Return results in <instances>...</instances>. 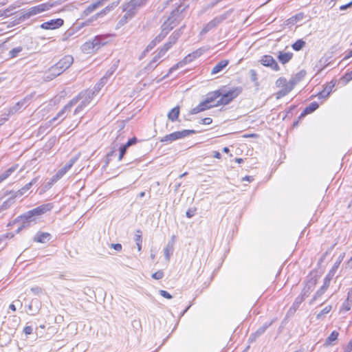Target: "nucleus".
I'll use <instances>...</instances> for the list:
<instances>
[{
	"instance_id": "1",
	"label": "nucleus",
	"mask_w": 352,
	"mask_h": 352,
	"mask_svg": "<svg viewBox=\"0 0 352 352\" xmlns=\"http://www.w3.org/2000/svg\"><path fill=\"white\" fill-rule=\"evenodd\" d=\"M53 208L52 203H48L39 206L20 216L22 225L18 228L17 232H19L24 228L28 227L31 223H35L36 217L40 216L45 212L50 211Z\"/></svg>"
},
{
	"instance_id": "2",
	"label": "nucleus",
	"mask_w": 352,
	"mask_h": 352,
	"mask_svg": "<svg viewBox=\"0 0 352 352\" xmlns=\"http://www.w3.org/2000/svg\"><path fill=\"white\" fill-rule=\"evenodd\" d=\"M95 96V91L91 90H85L79 93L76 97L69 101V105L72 107L79 102L74 111V115L82 113L85 109L90 104Z\"/></svg>"
},
{
	"instance_id": "3",
	"label": "nucleus",
	"mask_w": 352,
	"mask_h": 352,
	"mask_svg": "<svg viewBox=\"0 0 352 352\" xmlns=\"http://www.w3.org/2000/svg\"><path fill=\"white\" fill-rule=\"evenodd\" d=\"M74 58L71 55L65 56L58 63L49 68L47 72V78L52 80L63 73L73 63Z\"/></svg>"
},
{
	"instance_id": "4",
	"label": "nucleus",
	"mask_w": 352,
	"mask_h": 352,
	"mask_svg": "<svg viewBox=\"0 0 352 352\" xmlns=\"http://www.w3.org/2000/svg\"><path fill=\"white\" fill-rule=\"evenodd\" d=\"M221 94V91H215L211 93H209L207 96V98L205 100L200 102L199 105L194 107L191 109V114H197L199 112L204 111L206 109H210L214 107H217L215 105L214 101L217 98L220 97Z\"/></svg>"
},
{
	"instance_id": "5",
	"label": "nucleus",
	"mask_w": 352,
	"mask_h": 352,
	"mask_svg": "<svg viewBox=\"0 0 352 352\" xmlns=\"http://www.w3.org/2000/svg\"><path fill=\"white\" fill-rule=\"evenodd\" d=\"M221 91V94L220 96V100H217L215 103L217 107L220 105H226L229 104L233 99L236 98L242 91V88L241 87H234L228 91H225L223 89H219Z\"/></svg>"
},
{
	"instance_id": "6",
	"label": "nucleus",
	"mask_w": 352,
	"mask_h": 352,
	"mask_svg": "<svg viewBox=\"0 0 352 352\" xmlns=\"http://www.w3.org/2000/svg\"><path fill=\"white\" fill-rule=\"evenodd\" d=\"M55 5L56 2L52 1H48L46 3L39 4L38 6L32 7L30 9H28L23 16L25 18H30L32 16L50 10Z\"/></svg>"
},
{
	"instance_id": "7",
	"label": "nucleus",
	"mask_w": 352,
	"mask_h": 352,
	"mask_svg": "<svg viewBox=\"0 0 352 352\" xmlns=\"http://www.w3.org/2000/svg\"><path fill=\"white\" fill-rule=\"evenodd\" d=\"M145 3V0H131L123 6V11L129 16L133 17L136 12Z\"/></svg>"
},
{
	"instance_id": "8",
	"label": "nucleus",
	"mask_w": 352,
	"mask_h": 352,
	"mask_svg": "<svg viewBox=\"0 0 352 352\" xmlns=\"http://www.w3.org/2000/svg\"><path fill=\"white\" fill-rule=\"evenodd\" d=\"M201 53L198 51L193 52L192 54H189L187 55L182 60L178 62L177 64L171 67L167 74L166 76H168L170 74L173 73L174 71L177 70L179 67H184L187 63L191 62L194 59L197 58L200 56Z\"/></svg>"
},
{
	"instance_id": "9",
	"label": "nucleus",
	"mask_w": 352,
	"mask_h": 352,
	"mask_svg": "<svg viewBox=\"0 0 352 352\" xmlns=\"http://www.w3.org/2000/svg\"><path fill=\"white\" fill-rule=\"evenodd\" d=\"M78 160L77 157H72L65 165L61 168L54 175L51 180L52 183L56 182L58 179H60L74 164V163Z\"/></svg>"
},
{
	"instance_id": "10",
	"label": "nucleus",
	"mask_w": 352,
	"mask_h": 352,
	"mask_svg": "<svg viewBox=\"0 0 352 352\" xmlns=\"http://www.w3.org/2000/svg\"><path fill=\"white\" fill-rule=\"evenodd\" d=\"M227 18V15L226 14H223L222 15H220L219 16H217L214 18L212 21L208 22L207 24L204 25L203 29L201 30L200 34L201 35L206 34L209 31H210L212 29L217 27L219 24H220L221 22H223Z\"/></svg>"
},
{
	"instance_id": "11",
	"label": "nucleus",
	"mask_w": 352,
	"mask_h": 352,
	"mask_svg": "<svg viewBox=\"0 0 352 352\" xmlns=\"http://www.w3.org/2000/svg\"><path fill=\"white\" fill-rule=\"evenodd\" d=\"M186 8L181 9V6H179L172 11L170 15L167 19V20H170V23L172 26L175 28L183 19L184 16L182 15V12Z\"/></svg>"
},
{
	"instance_id": "12",
	"label": "nucleus",
	"mask_w": 352,
	"mask_h": 352,
	"mask_svg": "<svg viewBox=\"0 0 352 352\" xmlns=\"http://www.w3.org/2000/svg\"><path fill=\"white\" fill-rule=\"evenodd\" d=\"M109 10V8H107L106 10H102L100 12H98L97 14H94L91 17L86 19L84 22H79L78 21L76 23V27L78 29H80L85 26L91 25L94 21H96L98 18L104 16L105 14H107V10Z\"/></svg>"
},
{
	"instance_id": "13",
	"label": "nucleus",
	"mask_w": 352,
	"mask_h": 352,
	"mask_svg": "<svg viewBox=\"0 0 352 352\" xmlns=\"http://www.w3.org/2000/svg\"><path fill=\"white\" fill-rule=\"evenodd\" d=\"M261 63L263 65L270 67L274 71H279L280 67L275 59L270 55H265L262 56Z\"/></svg>"
},
{
	"instance_id": "14",
	"label": "nucleus",
	"mask_w": 352,
	"mask_h": 352,
	"mask_svg": "<svg viewBox=\"0 0 352 352\" xmlns=\"http://www.w3.org/2000/svg\"><path fill=\"white\" fill-rule=\"evenodd\" d=\"M64 21L62 19H56L43 23L40 27L43 30H55L61 27Z\"/></svg>"
},
{
	"instance_id": "15",
	"label": "nucleus",
	"mask_w": 352,
	"mask_h": 352,
	"mask_svg": "<svg viewBox=\"0 0 352 352\" xmlns=\"http://www.w3.org/2000/svg\"><path fill=\"white\" fill-rule=\"evenodd\" d=\"M274 322V320H272L269 322H265L263 326L260 327L254 333H252L250 336L249 341L250 342H254L256 341V338L263 335L267 329H268Z\"/></svg>"
},
{
	"instance_id": "16",
	"label": "nucleus",
	"mask_w": 352,
	"mask_h": 352,
	"mask_svg": "<svg viewBox=\"0 0 352 352\" xmlns=\"http://www.w3.org/2000/svg\"><path fill=\"white\" fill-rule=\"evenodd\" d=\"M110 34H102L95 36L91 41L97 50L102 46L105 45L109 42Z\"/></svg>"
},
{
	"instance_id": "17",
	"label": "nucleus",
	"mask_w": 352,
	"mask_h": 352,
	"mask_svg": "<svg viewBox=\"0 0 352 352\" xmlns=\"http://www.w3.org/2000/svg\"><path fill=\"white\" fill-rule=\"evenodd\" d=\"M184 28L182 26L180 29L175 30L168 38V41L164 44L168 49H170L173 45L176 43L178 38L182 35V30Z\"/></svg>"
},
{
	"instance_id": "18",
	"label": "nucleus",
	"mask_w": 352,
	"mask_h": 352,
	"mask_svg": "<svg viewBox=\"0 0 352 352\" xmlns=\"http://www.w3.org/2000/svg\"><path fill=\"white\" fill-rule=\"evenodd\" d=\"M72 106L69 105V102L67 103L58 113L51 120L50 123L53 124L56 120H60V121L63 120L68 113L71 111Z\"/></svg>"
},
{
	"instance_id": "19",
	"label": "nucleus",
	"mask_w": 352,
	"mask_h": 352,
	"mask_svg": "<svg viewBox=\"0 0 352 352\" xmlns=\"http://www.w3.org/2000/svg\"><path fill=\"white\" fill-rule=\"evenodd\" d=\"M137 142V139L136 138H133L130 140H129V141L124 145H122L120 148V153H119V156H118V160L119 161H121L124 157V155H125L128 148L133 144H135V143Z\"/></svg>"
},
{
	"instance_id": "20",
	"label": "nucleus",
	"mask_w": 352,
	"mask_h": 352,
	"mask_svg": "<svg viewBox=\"0 0 352 352\" xmlns=\"http://www.w3.org/2000/svg\"><path fill=\"white\" fill-rule=\"evenodd\" d=\"M37 181L38 177H34L32 179L30 182L25 185L23 188L15 192L14 197H19L25 194L30 190V188L37 182Z\"/></svg>"
},
{
	"instance_id": "21",
	"label": "nucleus",
	"mask_w": 352,
	"mask_h": 352,
	"mask_svg": "<svg viewBox=\"0 0 352 352\" xmlns=\"http://www.w3.org/2000/svg\"><path fill=\"white\" fill-rule=\"evenodd\" d=\"M292 52H285L283 51H280L278 55V59L279 62L282 64H286L290 61V60L293 58Z\"/></svg>"
},
{
	"instance_id": "22",
	"label": "nucleus",
	"mask_w": 352,
	"mask_h": 352,
	"mask_svg": "<svg viewBox=\"0 0 352 352\" xmlns=\"http://www.w3.org/2000/svg\"><path fill=\"white\" fill-rule=\"evenodd\" d=\"M51 239V234L48 232H38L34 240L38 243H45Z\"/></svg>"
},
{
	"instance_id": "23",
	"label": "nucleus",
	"mask_w": 352,
	"mask_h": 352,
	"mask_svg": "<svg viewBox=\"0 0 352 352\" xmlns=\"http://www.w3.org/2000/svg\"><path fill=\"white\" fill-rule=\"evenodd\" d=\"M304 301V297L303 296H298L296 298L294 303L289 308L287 314L292 315L294 314L296 310L300 307V304Z\"/></svg>"
},
{
	"instance_id": "24",
	"label": "nucleus",
	"mask_w": 352,
	"mask_h": 352,
	"mask_svg": "<svg viewBox=\"0 0 352 352\" xmlns=\"http://www.w3.org/2000/svg\"><path fill=\"white\" fill-rule=\"evenodd\" d=\"M81 50L84 53L86 54H91L97 51L91 40L85 42L81 46Z\"/></svg>"
},
{
	"instance_id": "25",
	"label": "nucleus",
	"mask_w": 352,
	"mask_h": 352,
	"mask_svg": "<svg viewBox=\"0 0 352 352\" xmlns=\"http://www.w3.org/2000/svg\"><path fill=\"white\" fill-rule=\"evenodd\" d=\"M229 63L228 60H222L219 62L212 69V74H217L222 71Z\"/></svg>"
},
{
	"instance_id": "26",
	"label": "nucleus",
	"mask_w": 352,
	"mask_h": 352,
	"mask_svg": "<svg viewBox=\"0 0 352 352\" xmlns=\"http://www.w3.org/2000/svg\"><path fill=\"white\" fill-rule=\"evenodd\" d=\"M334 85H335L333 83H332V82H331L330 83L327 85V86L324 88V89L318 94V98H327L329 96L330 93L332 91V89L334 87Z\"/></svg>"
},
{
	"instance_id": "27",
	"label": "nucleus",
	"mask_w": 352,
	"mask_h": 352,
	"mask_svg": "<svg viewBox=\"0 0 352 352\" xmlns=\"http://www.w3.org/2000/svg\"><path fill=\"white\" fill-rule=\"evenodd\" d=\"M38 300H32L30 304L28 305V311H27L28 314L31 316H35L39 311V307L38 306Z\"/></svg>"
},
{
	"instance_id": "28",
	"label": "nucleus",
	"mask_w": 352,
	"mask_h": 352,
	"mask_svg": "<svg viewBox=\"0 0 352 352\" xmlns=\"http://www.w3.org/2000/svg\"><path fill=\"white\" fill-rule=\"evenodd\" d=\"M319 105L316 102H311L308 107H307L304 111L301 113L300 117H303L307 114L311 113L316 111L318 108Z\"/></svg>"
},
{
	"instance_id": "29",
	"label": "nucleus",
	"mask_w": 352,
	"mask_h": 352,
	"mask_svg": "<svg viewBox=\"0 0 352 352\" xmlns=\"http://www.w3.org/2000/svg\"><path fill=\"white\" fill-rule=\"evenodd\" d=\"M179 115V107L178 106L173 108L169 113H168V118L172 121L175 122L177 120Z\"/></svg>"
},
{
	"instance_id": "30",
	"label": "nucleus",
	"mask_w": 352,
	"mask_h": 352,
	"mask_svg": "<svg viewBox=\"0 0 352 352\" xmlns=\"http://www.w3.org/2000/svg\"><path fill=\"white\" fill-rule=\"evenodd\" d=\"M339 336V333L336 331H332V333L324 341L325 346H331L333 345V342L336 341L338 339Z\"/></svg>"
},
{
	"instance_id": "31",
	"label": "nucleus",
	"mask_w": 352,
	"mask_h": 352,
	"mask_svg": "<svg viewBox=\"0 0 352 352\" xmlns=\"http://www.w3.org/2000/svg\"><path fill=\"white\" fill-rule=\"evenodd\" d=\"M179 133H177V131H175L174 133H172L170 134L166 135L164 137H163L161 139V142H171L173 141L179 140Z\"/></svg>"
},
{
	"instance_id": "32",
	"label": "nucleus",
	"mask_w": 352,
	"mask_h": 352,
	"mask_svg": "<svg viewBox=\"0 0 352 352\" xmlns=\"http://www.w3.org/2000/svg\"><path fill=\"white\" fill-rule=\"evenodd\" d=\"M160 58L156 54L153 59L149 62V63L145 67L144 69L146 72L153 71L157 66L156 63Z\"/></svg>"
},
{
	"instance_id": "33",
	"label": "nucleus",
	"mask_w": 352,
	"mask_h": 352,
	"mask_svg": "<svg viewBox=\"0 0 352 352\" xmlns=\"http://www.w3.org/2000/svg\"><path fill=\"white\" fill-rule=\"evenodd\" d=\"M316 285V283H312L311 285H307L305 288L302 289L301 294L299 296H303L304 299L309 296V294L312 292V287Z\"/></svg>"
},
{
	"instance_id": "34",
	"label": "nucleus",
	"mask_w": 352,
	"mask_h": 352,
	"mask_svg": "<svg viewBox=\"0 0 352 352\" xmlns=\"http://www.w3.org/2000/svg\"><path fill=\"white\" fill-rule=\"evenodd\" d=\"M327 290H325L324 289L320 287L314 294V296H313L312 299L310 300L309 302V304L310 305H313L314 303V302L318 299L319 298H320L325 292H326Z\"/></svg>"
},
{
	"instance_id": "35",
	"label": "nucleus",
	"mask_w": 352,
	"mask_h": 352,
	"mask_svg": "<svg viewBox=\"0 0 352 352\" xmlns=\"http://www.w3.org/2000/svg\"><path fill=\"white\" fill-rule=\"evenodd\" d=\"M305 45V42L302 39H298L292 46L295 51H300Z\"/></svg>"
},
{
	"instance_id": "36",
	"label": "nucleus",
	"mask_w": 352,
	"mask_h": 352,
	"mask_svg": "<svg viewBox=\"0 0 352 352\" xmlns=\"http://www.w3.org/2000/svg\"><path fill=\"white\" fill-rule=\"evenodd\" d=\"M174 28L173 26L170 23V20H166L162 25V30L166 32L168 34L170 30Z\"/></svg>"
},
{
	"instance_id": "37",
	"label": "nucleus",
	"mask_w": 352,
	"mask_h": 352,
	"mask_svg": "<svg viewBox=\"0 0 352 352\" xmlns=\"http://www.w3.org/2000/svg\"><path fill=\"white\" fill-rule=\"evenodd\" d=\"M173 252V246L167 245L166 247L164 249V253L165 258L167 261L170 260V255Z\"/></svg>"
},
{
	"instance_id": "38",
	"label": "nucleus",
	"mask_w": 352,
	"mask_h": 352,
	"mask_svg": "<svg viewBox=\"0 0 352 352\" xmlns=\"http://www.w3.org/2000/svg\"><path fill=\"white\" fill-rule=\"evenodd\" d=\"M291 87H282V89L277 93L278 98L283 97L288 94L291 91Z\"/></svg>"
},
{
	"instance_id": "39",
	"label": "nucleus",
	"mask_w": 352,
	"mask_h": 352,
	"mask_svg": "<svg viewBox=\"0 0 352 352\" xmlns=\"http://www.w3.org/2000/svg\"><path fill=\"white\" fill-rule=\"evenodd\" d=\"M16 170V167L12 166L7 169L4 173L0 175L1 178L5 180L7 179L14 170Z\"/></svg>"
},
{
	"instance_id": "40",
	"label": "nucleus",
	"mask_w": 352,
	"mask_h": 352,
	"mask_svg": "<svg viewBox=\"0 0 352 352\" xmlns=\"http://www.w3.org/2000/svg\"><path fill=\"white\" fill-rule=\"evenodd\" d=\"M331 305L326 306L318 314H317L316 318H321L324 315L329 314L331 311Z\"/></svg>"
},
{
	"instance_id": "41",
	"label": "nucleus",
	"mask_w": 352,
	"mask_h": 352,
	"mask_svg": "<svg viewBox=\"0 0 352 352\" xmlns=\"http://www.w3.org/2000/svg\"><path fill=\"white\" fill-rule=\"evenodd\" d=\"M23 48L21 46L16 47L11 50L9 52L10 58H15L18 56L19 53L22 51Z\"/></svg>"
},
{
	"instance_id": "42",
	"label": "nucleus",
	"mask_w": 352,
	"mask_h": 352,
	"mask_svg": "<svg viewBox=\"0 0 352 352\" xmlns=\"http://www.w3.org/2000/svg\"><path fill=\"white\" fill-rule=\"evenodd\" d=\"M30 98L27 96L23 100L17 102L16 104V106L13 107L14 111H17L18 109H19L20 107H23L24 105H26L28 102L30 100Z\"/></svg>"
},
{
	"instance_id": "43",
	"label": "nucleus",
	"mask_w": 352,
	"mask_h": 352,
	"mask_svg": "<svg viewBox=\"0 0 352 352\" xmlns=\"http://www.w3.org/2000/svg\"><path fill=\"white\" fill-rule=\"evenodd\" d=\"M179 133V138H183L184 137H186L190 134L195 133V131L194 130H183L182 131H177Z\"/></svg>"
},
{
	"instance_id": "44",
	"label": "nucleus",
	"mask_w": 352,
	"mask_h": 352,
	"mask_svg": "<svg viewBox=\"0 0 352 352\" xmlns=\"http://www.w3.org/2000/svg\"><path fill=\"white\" fill-rule=\"evenodd\" d=\"M133 17H129V16H127V14L125 13V14L118 21V25L119 27L123 26L128 22L129 20L131 19Z\"/></svg>"
},
{
	"instance_id": "45",
	"label": "nucleus",
	"mask_w": 352,
	"mask_h": 352,
	"mask_svg": "<svg viewBox=\"0 0 352 352\" xmlns=\"http://www.w3.org/2000/svg\"><path fill=\"white\" fill-rule=\"evenodd\" d=\"M351 309V303L349 301V298H347L346 300L342 303L341 310L348 311Z\"/></svg>"
},
{
	"instance_id": "46",
	"label": "nucleus",
	"mask_w": 352,
	"mask_h": 352,
	"mask_svg": "<svg viewBox=\"0 0 352 352\" xmlns=\"http://www.w3.org/2000/svg\"><path fill=\"white\" fill-rule=\"evenodd\" d=\"M331 280V276L329 274L324 278V283L321 287L324 289L325 290H327L328 287H329Z\"/></svg>"
},
{
	"instance_id": "47",
	"label": "nucleus",
	"mask_w": 352,
	"mask_h": 352,
	"mask_svg": "<svg viewBox=\"0 0 352 352\" xmlns=\"http://www.w3.org/2000/svg\"><path fill=\"white\" fill-rule=\"evenodd\" d=\"M169 50L170 49H168L166 45H164L161 48L158 49L157 55L158 56V57L162 58Z\"/></svg>"
},
{
	"instance_id": "48",
	"label": "nucleus",
	"mask_w": 352,
	"mask_h": 352,
	"mask_svg": "<svg viewBox=\"0 0 352 352\" xmlns=\"http://www.w3.org/2000/svg\"><path fill=\"white\" fill-rule=\"evenodd\" d=\"M166 32L162 30V32L153 39L155 43H160L167 35Z\"/></svg>"
},
{
	"instance_id": "49",
	"label": "nucleus",
	"mask_w": 352,
	"mask_h": 352,
	"mask_svg": "<svg viewBox=\"0 0 352 352\" xmlns=\"http://www.w3.org/2000/svg\"><path fill=\"white\" fill-rule=\"evenodd\" d=\"M287 80L286 78H279L276 81V85L278 86V87H286L287 85Z\"/></svg>"
},
{
	"instance_id": "50",
	"label": "nucleus",
	"mask_w": 352,
	"mask_h": 352,
	"mask_svg": "<svg viewBox=\"0 0 352 352\" xmlns=\"http://www.w3.org/2000/svg\"><path fill=\"white\" fill-rule=\"evenodd\" d=\"M152 277L156 280H160L164 277V272L162 270H159L152 274Z\"/></svg>"
},
{
	"instance_id": "51",
	"label": "nucleus",
	"mask_w": 352,
	"mask_h": 352,
	"mask_svg": "<svg viewBox=\"0 0 352 352\" xmlns=\"http://www.w3.org/2000/svg\"><path fill=\"white\" fill-rule=\"evenodd\" d=\"M157 43L155 42L154 40L151 41L149 44L146 46L145 50L144 51V53H147L150 50H151Z\"/></svg>"
},
{
	"instance_id": "52",
	"label": "nucleus",
	"mask_w": 352,
	"mask_h": 352,
	"mask_svg": "<svg viewBox=\"0 0 352 352\" xmlns=\"http://www.w3.org/2000/svg\"><path fill=\"white\" fill-rule=\"evenodd\" d=\"M135 241L136 243H142V232L138 230H137L136 232V234H135Z\"/></svg>"
},
{
	"instance_id": "53",
	"label": "nucleus",
	"mask_w": 352,
	"mask_h": 352,
	"mask_svg": "<svg viewBox=\"0 0 352 352\" xmlns=\"http://www.w3.org/2000/svg\"><path fill=\"white\" fill-rule=\"evenodd\" d=\"M195 212H196V208H189L187 211H186V217L188 218H192L195 214Z\"/></svg>"
},
{
	"instance_id": "54",
	"label": "nucleus",
	"mask_w": 352,
	"mask_h": 352,
	"mask_svg": "<svg viewBox=\"0 0 352 352\" xmlns=\"http://www.w3.org/2000/svg\"><path fill=\"white\" fill-rule=\"evenodd\" d=\"M112 73H113V72H110V73L107 72V74H106L104 77H102V78L100 79V82H99V83H100L101 86H102V87L104 86V84L107 82V78H108L109 76H110L112 74Z\"/></svg>"
},
{
	"instance_id": "55",
	"label": "nucleus",
	"mask_w": 352,
	"mask_h": 352,
	"mask_svg": "<svg viewBox=\"0 0 352 352\" xmlns=\"http://www.w3.org/2000/svg\"><path fill=\"white\" fill-rule=\"evenodd\" d=\"M160 294L162 296L167 299H171L173 298L172 296L165 290H160Z\"/></svg>"
},
{
	"instance_id": "56",
	"label": "nucleus",
	"mask_w": 352,
	"mask_h": 352,
	"mask_svg": "<svg viewBox=\"0 0 352 352\" xmlns=\"http://www.w3.org/2000/svg\"><path fill=\"white\" fill-rule=\"evenodd\" d=\"M297 83V80L295 78H292L287 83V86L288 87H291V90H292Z\"/></svg>"
},
{
	"instance_id": "57",
	"label": "nucleus",
	"mask_w": 352,
	"mask_h": 352,
	"mask_svg": "<svg viewBox=\"0 0 352 352\" xmlns=\"http://www.w3.org/2000/svg\"><path fill=\"white\" fill-rule=\"evenodd\" d=\"M119 4V1L113 2L111 6H107L103 10H106L107 8H109V10H107V13L109 12L110 10H112L114 8H116Z\"/></svg>"
},
{
	"instance_id": "58",
	"label": "nucleus",
	"mask_w": 352,
	"mask_h": 352,
	"mask_svg": "<svg viewBox=\"0 0 352 352\" xmlns=\"http://www.w3.org/2000/svg\"><path fill=\"white\" fill-rule=\"evenodd\" d=\"M212 122V119L210 118H205L201 120L202 124H210Z\"/></svg>"
},
{
	"instance_id": "59",
	"label": "nucleus",
	"mask_w": 352,
	"mask_h": 352,
	"mask_svg": "<svg viewBox=\"0 0 352 352\" xmlns=\"http://www.w3.org/2000/svg\"><path fill=\"white\" fill-rule=\"evenodd\" d=\"M111 247L113 248L116 251H121L122 250V245L120 243H112L111 244Z\"/></svg>"
},
{
	"instance_id": "60",
	"label": "nucleus",
	"mask_w": 352,
	"mask_h": 352,
	"mask_svg": "<svg viewBox=\"0 0 352 352\" xmlns=\"http://www.w3.org/2000/svg\"><path fill=\"white\" fill-rule=\"evenodd\" d=\"M32 331H33V329L32 327L30 326H26L24 329H23V332L26 334V335H30L31 333H32Z\"/></svg>"
},
{
	"instance_id": "61",
	"label": "nucleus",
	"mask_w": 352,
	"mask_h": 352,
	"mask_svg": "<svg viewBox=\"0 0 352 352\" xmlns=\"http://www.w3.org/2000/svg\"><path fill=\"white\" fill-rule=\"evenodd\" d=\"M31 291L34 294H39L42 292V289L39 287H34L31 288Z\"/></svg>"
},
{
	"instance_id": "62",
	"label": "nucleus",
	"mask_w": 352,
	"mask_h": 352,
	"mask_svg": "<svg viewBox=\"0 0 352 352\" xmlns=\"http://www.w3.org/2000/svg\"><path fill=\"white\" fill-rule=\"evenodd\" d=\"M352 351V340H351L346 346L344 349V352H351Z\"/></svg>"
},
{
	"instance_id": "63",
	"label": "nucleus",
	"mask_w": 352,
	"mask_h": 352,
	"mask_svg": "<svg viewBox=\"0 0 352 352\" xmlns=\"http://www.w3.org/2000/svg\"><path fill=\"white\" fill-rule=\"evenodd\" d=\"M352 6V1L351 2H349V3H346L345 5H342L340 7V10H346L347 8H350Z\"/></svg>"
},
{
	"instance_id": "64",
	"label": "nucleus",
	"mask_w": 352,
	"mask_h": 352,
	"mask_svg": "<svg viewBox=\"0 0 352 352\" xmlns=\"http://www.w3.org/2000/svg\"><path fill=\"white\" fill-rule=\"evenodd\" d=\"M344 78L347 80L349 81L352 79V72L346 73Z\"/></svg>"
}]
</instances>
